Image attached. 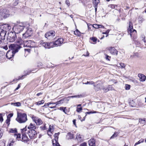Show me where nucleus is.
Returning <instances> with one entry per match:
<instances>
[{
    "instance_id": "1",
    "label": "nucleus",
    "mask_w": 146,
    "mask_h": 146,
    "mask_svg": "<svg viewBox=\"0 0 146 146\" xmlns=\"http://www.w3.org/2000/svg\"><path fill=\"white\" fill-rule=\"evenodd\" d=\"M9 47L11 50L7 52L6 54V57L8 59H10L14 56L15 54L21 48V46L14 44H11L9 45Z\"/></svg>"
},
{
    "instance_id": "2",
    "label": "nucleus",
    "mask_w": 146,
    "mask_h": 146,
    "mask_svg": "<svg viewBox=\"0 0 146 146\" xmlns=\"http://www.w3.org/2000/svg\"><path fill=\"white\" fill-rule=\"evenodd\" d=\"M29 26V25L27 23H20L15 26L13 28V29L15 34L20 33L22 31L24 28L27 29Z\"/></svg>"
},
{
    "instance_id": "3",
    "label": "nucleus",
    "mask_w": 146,
    "mask_h": 146,
    "mask_svg": "<svg viewBox=\"0 0 146 146\" xmlns=\"http://www.w3.org/2000/svg\"><path fill=\"white\" fill-rule=\"evenodd\" d=\"M27 114L24 113H17L16 120L19 123H24L27 120Z\"/></svg>"
},
{
    "instance_id": "4",
    "label": "nucleus",
    "mask_w": 146,
    "mask_h": 146,
    "mask_svg": "<svg viewBox=\"0 0 146 146\" xmlns=\"http://www.w3.org/2000/svg\"><path fill=\"white\" fill-rule=\"evenodd\" d=\"M17 38V36L15 33L13 32L8 33L7 38V41L10 42H14Z\"/></svg>"
},
{
    "instance_id": "5",
    "label": "nucleus",
    "mask_w": 146,
    "mask_h": 146,
    "mask_svg": "<svg viewBox=\"0 0 146 146\" xmlns=\"http://www.w3.org/2000/svg\"><path fill=\"white\" fill-rule=\"evenodd\" d=\"M9 15V12L6 9H0V17L3 18H6Z\"/></svg>"
},
{
    "instance_id": "6",
    "label": "nucleus",
    "mask_w": 146,
    "mask_h": 146,
    "mask_svg": "<svg viewBox=\"0 0 146 146\" xmlns=\"http://www.w3.org/2000/svg\"><path fill=\"white\" fill-rule=\"evenodd\" d=\"M129 26L128 29V32L129 33L131 37L135 35L136 33V31L135 29H133L132 26V23L131 21H129Z\"/></svg>"
},
{
    "instance_id": "7",
    "label": "nucleus",
    "mask_w": 146,
    "mask_h": 146,
    "mask_svg": "<svg viewBox=\"0 0 146 146\" xmlns=\"http://www.w3.org/2000/svg\"><path fill=\"white\" fill-rule=\"evenodd\" d=\"M27 133L31 139H35L36 137L37 133L34 129H29Z\"/></svg>"
},
{
    "instance_id": "8",
    "label": "nucleus",
    "mask_w": 146,
    "mask_h": 146,
    "mask_svg": "<svg viewBox=\"0 0 146 146\" xmlns=\"http://www.w3.org/2000/svg\"><path fill=\"white\" fill-rule=\"evenodd\" d=\"M24 47H27L30 48L34 47L35 46V42L31 40H26L24 42L23 44Z\"/></svg>"
},
{
    "instance_id": "9",
    "label": "nucleus",
    "mask_w": 146,
    "mask_h": 146,
    "mask_svg": "<svg viewBox=\"0 0 146 146\" xmlns=\"http://www.w3.org/2000/svg\"><path fill=\"white\" fill-rule=\"evenodd\" d=\"M55 33L54 31H51L47 32L45 34V37L49 40L52 39L54 36Z\"/></svg>"
},
{
    "instance_id": "10",
    "label": "nucleus",
    "mask_w": 146,
    "mask_h": 146,
    "mask_svg": "<svg viewBox=\"0 0 146 146\" xmlns=\"http://www.w3.org/2000/svg\"><path fill=\"white\" fill-rule=\"evenodd\" d=\"M53 42V47L60 46L63 43V39L62 38H60Z\"/></svg>"
},
{
    "instance_id": "11",
    "label": "nucleus",
    "mask_w": 146,
    "mask_h": 146,
    "mask_svg": "<svg viewBox=\"0 0 146 146\" xmlns=\"http://www.w3.org/2000/svg\"><path fill=\"white\" fill-rule=\"evenodd\" d=\"M32 34V29L30 28H28L26 31L25 33L23 34V37L26 38L30 36Z\"/></svg>"
},
{
    "instance_id": "12",
    "label": "nucleus",
    "mask_w": 146,
    "mask_h": 146,
    "mask_svg": "<svg viewBox=\"0 0 146 146\" xmlns=\"http://www.w3.org/2000/svg\"><path fill=\"white\" fill-rule=\"evenodd\" d=\"M1 28L3 30L6 31V32H7L11 29V26L9 24H5L2 25L1 26Z\"/></svg>"
},
{
    "instance_id": "13",
    "label": "nucleus",
    "mask_w": 146,
    "mask_h": 146,
    "mask_svg": "<svg viewBox=\"0 0 146 146\" xmlns=\"http://www.w3.org/2000/svg\"><path fill=\"white\" fill-rule=\"evenodd\" d=\"M53 42L50 43L43 42L42 44V45L45 48H50L53 47Z\"/></svg>"
},
{
    "instance_id": "14",
    "label": "nucleus",
    "mask_w": 146,
    "mask_h": 146,
    "mask_svg": "<svg viewBox=\"0 0 146 146\" xmlns=\"http://www.w3.org/2000/svg\"><path fill=\"white\" fill-rule=\"evenodd\" d=\"M33 121H34L37 125H40L42 124V122L40 118L38 117H33L32 118Z\"/></svg>"
},
{
    "instance_id": "15",
    "label": "nucleus",
    "mask_w": 146,
    "mask_h": 146,
    "mask_svg": "<svg viewBox=\"0 0 146 146\" xmlns=\"http://www.w3.org/2000/svg\"><path fill=\"white\" fill-rule=\"evenodd\" d=\"M110 53L113 55H117V51L114 47L110 48L108 49Z\"/></svg>"
},
{
    "instance_id": "16",
    "label": "nucleus",
    "mask_w": 146,
    "mask_h": 146,
    "mask_svg": "<svg viewBox=\"0 0 146 146\" xmlns=\"http://www.w3.org/2000/svg\"><path fill=\"white\" fill-rule=\"evenodd\" d=\"M22 141L25 142H27L29 140V139L28 138L26 134L23 133L22 137Z\"/></svg>"
},
{
    "instance_id": "17",
    "label": "nucleus",
    "mask_w": 146,
    "mask_h": 146,
    "mask_svg": "<svg viewBox=\"0 0 146 146\" xmlns=\"http://www.w3.org/2000/svg\"><path fill=\"white\" fill-rule=\"evenodd\" d=\"M54 131V129L53 126L50 125L49 126V129L47 131L48 135L50 136H51Z\"/></svg>"
},
{
    "instance_id": "18",
    "label": "nucleus",
    "mask_w": 146,
    "mask_h": 146,
    "mask_svg": "<svg viewBox=\"0 0 146 146\" xmlns=\"http://www.w3.org/2000/svg\"><path fill=\"white\" fill-rule=\"evenodd\" d=\"M88 143L89 146H96L95 141L94 139H92L89 140Z\"/></svg>"
},
{
    "instance_id": "19",
    "label": "nucleus",
    "mask_w": 146,
    "mask_h": 146,
    "mask_svg": "<svg viewBox=\"0 0 146 146\" xmlns=\"http://www.w3.org/2000/svg\"><path fill=\"white\" fill-rule=\"evenodd\" d=\"M16 42L17 43H18L19 44V45L17 44V45H19L21 46V48L22 47V46H23V44H22L23 42V41L22 40L21 38L18 37L17 40L16 41ZM16 45H17V44H15Z\"/></svg>"
},
{
    "instance_id": "20",
    "label": "nucleus",
    "mask_w": 146,
    "mask_h": 146,
    "mask_svg": "<svg viewBox=\"0 0 146 146\" xmlns=\"http://www.w3.org/2000/svg\"><path fill=\"white\" fill-rule=\"evenodd\" d=\"M7 32L6 31L3 30L1 29V31L0 32V37L1 39H2L3 37H4L5 36Z\"/></svg>"
},
{
    "instance_id": "21",
    "label": "nucleus",
    "mask_w": 146,
    "mask_h": 146,
    "mask_svg": "<svg viewBox=\"0 0 146 146\" xmlns=\"http://www.w3.org/2000/svg\"><path fill=\"white\" fill-rule=\"evenodd\" d=\"M82 136L80 134L77 133L76 137V139L78 142L81 141L82 140Z\"/></svg>"
},
{
    "instance_id": "22",
    "label": "nucleus",
    "mask_w": 146,
    "mask_h": 146,
    "mask_svg": "<svg viewBox=\"0 0 146 146\" xmlns=\"http://www.w3.org/2000/svg\"><path fill=\"white\" fill-rule=\"evenodd\" d=\"M138 76L140 78V80L141 81H144L145 80L146 77L144 75L141 74H139Z\"/></svg>"
},
{
    "instance_id": "23",
    "label": "nucleus",
    "mask_w": 146,
    "mask_h": 146,
    "mask_svg": "<svg viewBox=\"0 0 146 146\" xmlns=\"http://www.w3.org/2000/svg\"><path fill=\"white\" fill-rule=\"evenodd\" d=\"M67 139H71L73 138V135L71 132H69L68 133L66 136Z\"/></svg>"
},
{
    "instance_id": "24",
    "label": "nucleus",
    "mask_w": 146,
    "mask_h": 146,
    "mask_svg": "<svg viewBox=\"0 0 146 146\" xmlns=\"http://www.w3.org/2000/svg\"><path fill=\"white\" fill-rule=\"evenodd\" d=\"M28 128L29 129H34V130L36 129V127L32 123H31L30 125L28 127Z\"/></svg>"
},
{
    "instance_id": "25",
    "label": "nucleus",
    "mask_w": 146,
    "mask_h": 146,
    "mask_svg": "<svg viewBox=\"0 0 146 146\" xmlns=\"http://www.w3.org/2000/svg\"><path fill=\"white\" fill-rule=\"evenodd\" d=\"M74 35L77 36H80L81 35V33L80 31L77 29H76V31H74Z\"/></svg>"
},
{
    "instance_id": "26",
    "label": "nucleus",
    "mask_w": 146,
    "mask_h": 146,
    "mask_svg": "<svg viewBox=\"0 0 146 146\" xmlns=\"http://www.w3.org/2000/svg\"><path fill=\"white\" fill-rule=\"evenodd\" d=\"M139 122L142 124H144L146 122L145 119V118L139 119Z\"/></svg>"
},
{
    "instance_id": "27",
    "label": "nucleus",
    "mask_w": 146,
    "mask_h": 146,
    "mask_svg": "<svg viewBox=\"0 0 146 146\" xmlns=\"http://www.w3.org/2000/svg\"><path fill=\"white\" fill-rule=\"evenodd\" d=\"M66 107H60L59 108L60 110H62L66 114L67 113V110L66 109Z\"/></svg>"
},
{
    "instance_id": "28",
    "label": "nucleus",
    "mask_w": 146,
    "mask_h": 146,
    "mask_svg": "<svg viewBox=\"0 0 146 146\" xmlns=\"http://www.w3.org/2000/svg\"><path fill=\"white\" fill-rule=\"evenodd\" d=\"M11 104L15 106L19 107L21 106V103L19 102H17L16 103H11Z\"/></svg>"
},
{
    "instance_id": "29",
    "label": "nucleus",
    "mask_w": 146,
    "mask_h": 146,
    "mask_svg": "<svg viewBox=\"0 0 146 146\" xmlns=\"http://www.w3.org/2000/svg\"><path fill=\"white\" fill-rule=\"evenodd\" d=\"M49 125H47L45 124L43 125H42L40 127V128L43 130H46L47 129V127H49Z\"/></svg>"
},
{
    "instance_id": "30",
    "label": "nucleus",
    "mask_w": 146,
    "mask_h": 146,
    "mask_svg": "<svg viewBox=\"0 0 146 146\" xmlns=\"http://www.w3.org/2000/svg\"><path fill=\"white\" fill-rule=\"evenodd\" d=\"M94 89L95 90H100L101 88L99 87L100 86V84H98L97 86H95V85H94Z\"/></svg>"
},
{
    "instance_id": "31",
    "label": "nucleus",
    "mask_w": 146,
    "mask_h": 146,
    "mask_svg": "<svg viewBox=\"0 0 146 146\" xmlns=\"http://www.w3.org/2000/svg\"><path fill=\"white\" fill-rule=\"evenodd\" d=\"M99 113V112L98 111H91L90 112H87L85 113V116H86L87 115V114H90L91 113Z\"/></svg>"
},
{
    "instance_id": "32",
    "label": "nucleus",
    "mask_w": 146,
    "mask_h": 146,
    "mask_svg": "<svg viewBox=\"0 0 146 146\" xmlns=\"http://www.w3.org/2000/svg\"><path fill=\"white\" fill-rule=\"evenodd\" d=\"M32 72L31 70L26 71H25V74L23 76H22V77H23L24 76H26L27 75L29 74Z\"/></svg>"
},
{
    "instance_id": "33",
    "label": "nucleus",
    "mask_w": 146,
    "mask_h": 146,
    "mask_svg": "<svg viewBox=\"0 0 146 146\" xmlns=\"http://www.w3.org/2000/svg\"><path fill=\"white\" fill-rule=\"evenodd\" d=\"M99 2V0H93V3L94 5H98Z\"/></svg>"
},
{
    "instance_id": "34",
    "label": "nucleus",
    "mask_w": 146,
    "mask_h": 146,
    "mask_svg": "<svg viewBox=\"0 0 146 146\" xmlns=\"http://www.w3.org/2000/svg\"><path fill=\"white\" fill-rule=\"evenodd\" d=\"M138 19L139 22L140 23H142L145 20V19L142 17H139Z\"/></svg>"
},
{
    "instance_id": "35",
    "label": "nucleus",
    "mask_w": 146,
    "mask_h": 146,
    "mask_svg": "<svg viewBox=\"0 0 146 146\" xmlns=\"http://www.w3.org/2000/svg\"><path fill=\"white\" fill-rule=\"evenodd\" d=\"M15 138H16L18 140L21 138V135L20 134H15L14 136Z\"/></svg>"
},
{
    "instance_id": "36",
    "label": "nucleus",
    "mask_w": 146,
    "mask_h": 146,
    "mask_svg": "<svg viewBox=\"0 0 146 146\" xmlns=\"http://www.w3.org/2000/svg\"><path fill=\"white\" fill-rule=\"evenodd\" d=\"M118 133L117 132H115L114 134L110 137V139H113L117 137L118 135Z\"/></svg>"
},
{
    "instance_id": "37",
    "label": "nucleus",
    "mask_w": 146,
    "mask_h": 146,
    "mask_svg": "<svg viewBox=\"0 0 146 146\" xmlns=\"http://www.w3.org/2000/svg\"><path fill=\"white\" fill-rule=\"evenodd\" d=\"M90 39L94 42L93 44H95L96 43L97 40V38H96L94 37L90 38Z\"/></svg>"
},
{
    "instance_id": "38",
    "label": "nucleus",
    "mask_w": 146,
    "mask_h": 146,
    "mask_svg": "<svg viewBox=\"0 0 146 146\" xmlns=\"http://www.w3.org/2000/svg\"><path fill=\"white\" fill-rule=\"evenodd\" d=\"M14 142L15 141L13 140L10 141L9 142L7 146H12Z\"/></svg>"
},
{
    "instance_id": "39",
    "label": "nucleus",
    "mask_w": 146,
    "mask_h": 146,
    "mask_svg": "<svg viewBox=\"0 0 146 146\" xmlns=\"http://www.w3.org/2000/svg\"><path fill=\"white\" fill-rule=\"evenodd\" d=\"M82 97V96L81 95H75L74 96H70V98H81Z\"/></svg>"
},
{
    "instance_id": "40",
    "label": "nucleus",
    "mask_w": 146,
    "mask_h": 146,
    "mask_svg": "<svg viewBox=\"0 0 146 146\" xmlns=\"http://www.w3.org/2000/svg\"><path fill=\"white\" fill-rule=\"evenodd\" d=\"M44 101L43 100H42L41 101H39V102H37L36 103V105H40L42 104H43L44 103Z\"/></svg>"
},
{
    "instance_id": "41",
    "label": "nucleus",
    "mask_w": 146,
    "mask_h": 146,
    "mask_svg": "<svg viewBox=\"0 0 146 146\" xmlns=\"http://www.w3.org/2000/svg\"><path fill=\"white\" fill-rule=\"evenodd\" d=\"M104 55L105 56V58L106 60H108L109 61L110 60V58H111V56L108 55L106 54H104Z\"/></svg>"
},
{
    "instance_id": "42",
    "label": "nucleus",
    "mask_w": 146,
    "mask_h": 146,
    "mask_svg": "<svg viewBox=\"0 0 146 146\" xmlns=\"http://www.w3.org/2000/svg\"><path fill=\"white\" fill-rule=\"evenodd\" d=\"M59 133H55L54 135V137H55V140L56 141V140H57L58 138V136L59 135Z\"/></svg>"
},
{
    "instance_id": "43",
    "label": "nucleus",
    "mask_w": 146,
    "mask_h": 146,
    "mask_svg": "<svg viewBox=\"0 0 146 146\" xmlns=\"http://www.w3.org/2000/svg\"><path fill=\"white\" fill-rule=\"evenodd\" d=\"M109 7H111L112 9H115L117 5L113 4H111L109 5Z\"/></svg>"
},
{
    "instance_id": "44",
    "label": "nucleus",
    "mask_w": 146,
    "mask_h": 146,
    "mask_svg": "<svg viewBox=\"0 0 146 146\" xmlns=\"http://www.w3.org/2000/svg\"><path fill=\"white\" fill-rule=\"evenodd\" d=\"M83 84H94V82L93 81H91L90 82L87 81L86 83H83Z\"/></svg>"
},
{
    "instance_id": "45",
    "label": "nucleus",
    "mask_w": 146,
    "mask_h": 146,
    "mask_svg": "<svg viewBox=\"0 0 146 146\" xmlns=\"http://www.w3.org/2000/svg\"><path fill=\"white\" fill-rule=\"evenodd\" d=\"M64 101V100H63V99L61 100H59V101H58L57 102H56V105L58 104H62L63 103V102L62 101Z\"/></svg>"
},
{
    "instance_id": "46",
    "label": "nucleus",
    "mask_w": 146,
    "mask_h": 146,
    "mask_svg": "<svg viewBox=\"0 0 146 146\" xmlns=\"http://www.w3.org/2000/svg\"><path fill=\"white\" fill-rule=\"evenodd\" d=\"M56 144L54 143H53V146H60V145L57 142V140H56Z\"/></svg>"
},
{
    "instance_id": "47",
    "label": "nucleus",
    "mask_w": 146,
    "mask_h": 146,
    "mask_svg": "<svg viewBox=\"0 0 146 146\" xmlns=\"http://www.w3.org/2000/svg\"><path fill=\"white\" fill-rule=\"evenodd\" d=\"M108 91L112 90H114L113 88L111 85H109L108 87Z\"/></svg>"
},
{
    "instance_id": "48",
    "label": "nucleus",
    "mask_w": 146,
    "mask_h": 146,
    "mask_svg": "<svg viewBox=\"0 0 146 146\" xmlns=\"http://www.w3.org/2000/svg\"><path fill=\"white\" fill-rule=\"evenodd\" d=\"M10 131L11 133H15L17 132V130H16L15 129H10Z\"/></svg>"
},
{
    "instance_id": "49",
    "label": "nucleus",
    "mask_w": 146,
    "mask_h": 146,
    "mask_svg": "<svg viewBox=\"0 0 146 146\" xmlns=\"http://www.w3.org/2000/svg\"><path fill=\"white\" fill-rule=\"evenodd\" d=\"M119 64L121 68H124L125 67V65L123 63H121Z\"/></svg>"
},
{
    "instance_id": "50",
    "label": "nucleus",
    "mask_w": 146,
    "mask_h": 146,
    "mask_svg": "<svg viewBox=\"0 0 146 146\" xmlns=\"http://www.w3.org/2000/svg\"><path fill=\"white\" fill-rule=\"evenodd\" d=\"M130 86L129 85L126 84L125 85V89L126 90H129L130 89Z\"/></svg>"
},
{
    "instance_id": "51",
    "label": "nucleus",
    "mask_w": 146,
    "mask_h": 146,
    "mask_svg": "<svg viewBox=\"0 0 146 146\" xmlns=\"http://www.w3.org/2000/svg\"><path fill=\"white\" fill-rule=\"evenodd\" d=\"M27 130V128H26V127H25V128L21 129V132L22 133V134H23V133H25V132Z\"/></svg>"
},
{
    "instance_id": "52",
    "label": "nucleus",
    "mask_w": 146,
    "mask_h": 146,
    "mask_svg": "<svg viewBox=\"0 0 146 146\" xmlns=\"http://www.w3.org/2000/svg\"><path fill=\"white\" fill-rule=\"evenodd\" d=\"M65 3L69 7L70 6V3L69 1L68 0H66Z\"/></svg>"
},
{
    "instance_id": "53",
    "label": "nucleus",
    "mask_w": 146,
    "mask_h": 146,
    "mask_svg": "<svg viewBox=\"0 0 146 146\" xmlns=\"http://www.w3.org/2000/svg\"><path fill=\"white\" fill-rule=\"evenodd\" d=\"M102 89L103 90V91L105 92H106L109 91L108 89V88H102Z\"/></svg>"
},
{
    "instance_id": "54",
    "label": "nucleus",
    "mask_w": 146,
    "mask_h": 146,
    "mask_svg": "<svg viewBox=\"0 0 146 146\" xmlns=\"http://www.w3.org/2000/svg\"><path fill=\"white\" fill-rule=\"evenodd\" d=\"M10 121V119L7 118V119L6 121L5 122L8 125H9V124Z\"/></svg>"
},
{
    "instance_id": "55",
    "label": "nucleus",
    "mask_w": 146,
    "mask_h": 146,
    "mask_svg": "<svg viewBox=\"0 0 146 146\" xmlns=\"http://www.w3.org/2000/svg\"><path fill=\"white\" fill-rule=\"evenodd\" d=\"M70 96H69L67 98H64L63 99V100H65V101H67L68 102L69 100H70Z\"/></svg>"
},
{
    "instance_id": "56",
    "label": "nucleus",
    "mask_w": 146,
    "mask_h": 146,
    "mask_svg": "<svg viewBox=\"0 0 146 146\" xmlns=\"http://www.w3.org/2000/svg\"><path fill=\"white\" fill-rule=\"evenodd\" d=\"M82 110V107H80V108H77L76 109V111L78 112H79L80 111H81Z\"/></svg>"
},
{
    "instance_id": "57",
    "label": "nucleus",
    "mask_w": 146,
    "mask_h": 146,
    "mask_svg": "<svg viewBox=\"0 0 146 146\" xmlns=\"http://www.w3.org/2000/svg\"><path fill=\"white\" fill-rule=\"evenodd\" d=\"M80 146H87V143L86 142H84L80 144Z\"/></svg>"
},
{
    "instance_id": "58",
    "label": "nucleus",
    "mask_w": 146,
    "mask_h": 146,
    "mask_svg": "<svg viewBox=\"0 0 146 146\" xmlns=\"http://www.w3.org/2000/svg\"><path fill=\"white\" fill-rule=\"evenodd\" d=\"M93 27L95 28L98 29L99 28V27H98V25L95 24L93 25Z\"/></svg>"
},
{
    "instance_id": "59",
    "label": "nucleus",
    "mask_w": 146,
    "mask_h": 146,
    "mask_svg": "<svg viewBox=\"0 0 146 146\" xmlns=\"http://www.w3.org/2000/svg\"><path fill=\"white\" fill-rule=\"evenodd\" d=\"M109 31H110V30H107V31L103 33V34H107V35L106 36L107 37L108 36V34Z\"/></svg>"
},
{
    "instance_id": "60",
    "label": "nucleus",
    "mask_w": 146,
    "mask_h": 146,
    "mask_svg": "<svg viewBox=\"0 0 146 146\" xmlns=\"http://www.w3.org/2000/svg\"><path fill=\"white\" fill-rule=\"evenodd\" d=\"M13 114L12 113L9 114L7 116V118L10 119L11 117L13 116Z\"/></svg>"
},
{
    "instance_id": "61",
    "label": "nucleus",
    "mask_w": 146,
    "mask_h": 146,
    "mask_svg": "<svg viewBox=\"0 0 146 146\" xmlns=\"http://www.w3.org/2000/svg\"><path fill=\"white\" fill-rule=\"evenodd\" d=\"M1 130L2 129H0V139L2 137L3 134V131Z\"/></svg>"
},
{
    "instance_id": "62",
    "label": "nucleus",
    "mask_w": 146,
    "mask_h": 146,
    "mask_svg": "<svg viewBox=\"0 0 146 146\" xmlns=\"http://www.w3.org/2000/svg\"><path fill=\"white\" fill-rule=\"evenodd\" d=\"M5 144L2 141L0 142V146H5Z\"/></svg>"
},
{
    "instance_id": "63",
    "label": "nucleus",
    "mask_w": 146,
    "mask_h": 146,
    "mask_svg": "<svg viewBox=\"0 0 146 146\" xmlns=\"http://www.w3.org/2000/svg\"><path fill=\"white\" fill-rule=\"evenodd\" d=\"M3 119L2 117V114H0V121L1 122H2L3 121Z\"/></svg>"
},
{
    "instance_id": "64",
    "label": "nucleus",
    "mask_w": 146,
    "mask_h": 146,
    "mask_svg": "<svg viewBox=\"0 0 146 146\" xmlns=\"http://www.w3.org/2000/svg\"><path fill=\"white\" fill-rule=\"evenodd\" d=\"M18 4V2L16 1L14 2L13 3V5L15 6H17Z\"/></svg>"
}]
</instances>
